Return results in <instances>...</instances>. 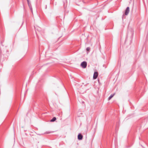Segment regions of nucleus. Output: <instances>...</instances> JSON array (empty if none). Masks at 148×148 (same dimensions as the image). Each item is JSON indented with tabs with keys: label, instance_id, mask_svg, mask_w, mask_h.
Returning <instances> with one entry per match:
<instances>
[{
	"label": "nucleus",
	"instance_id": "nucleus-3",
	"mask_svg": "<svg viewBox=\"0 0 148 148\" xmlns=\"http://www.w3.org/2000/svg\"><path fill=\"white\" fill-rule=\"evenodd\" d=\"M28 6L30 8L31 11H32V8L31 3L29 2V0H27Z\"/></svg>",
	"mask_w": 148,
	"mask_h": 148
},
{
	"label": "nucleus",
	"instance_id": "nucleus-8",
	"mask_svg": "<svg viewBox=\"0 0 148 148\" xmlns=\"http://www.w3.org/2000/svg\"><path fill=\"white\" fill-rule=\"evenodd\" d=\"M90 49L89 47H87L86 49V50L87 51H89Z\"/></svg>",
	"mask_w": 148,
	"mask_h": 148
},
{
	"label": "nucleus",
	"instance_id": "nucleus-2",
	"mask_svg": "<svg viewBox=\"0 0 148 148\" xmlns=\"http://www.w3.org/2000/svg\"><path fill=\"white\" fill-rule=\"evenodd\" d=\"M130 12V8L129 7H127L126 8L125 12V15H127Z\"/></svg>",
	"mask_w": 148,
	"mask_h": 148
},
{
	"label": "nucleus",
	"instance_id": "nucleus-1",
	"mask_svg": "<svg viewBox=\"0 0 148 148\" xmlns=\"http://www.w3.org/2000/svg\"><path fill=\"white\" fill-rule=\"evenodd\" d=\"M87 65L86 62L84 61L82 62L81 66L83 68H85L86 67Z\"/></svg>",
	"mask_w": 148,
	"mask_h": 148
},
{
	"label": "nucleus",
	"instance_id": "nucleus-4",
	"mask_svg": "<svg viewBox=\"0 0 148 148\" xmlns=\"http://www.w3.org/2000/svg\"><path fill=\"white\" fill-rule=\"evenodd\" d=\"M98 73L97 72H95L93 76V79H96L98 77Z\"/></svg>",
	"mask_w": 148,
	"mask_h": 148
},
{
	"label": "nucleus",
	"instance_id": "nucleus-7",
	"mask_svg": "<svg viewBox=\"0 0 148 148\" xmlns=\"http://www.w3.org/2000/svg\"><path fill=\"white\" fill-rule=\"evenodd\" d=\"M56 119V118L55 117H53L52 119L50 120L51 122H54L55 121Z\"/></svg>",
	"mask_w": 148,
	"mask_h": 148
},
{
	"label": "nucleus",
	"instance_id": "nucleus-10",
	"mask_svg": "<svg viewBox=\"0 0 148 148\" xmlns=\"http://www.w3.org/2000/svg\"><path fill=\"white\" fill-rule=\"evenodd\" d=\"M130 1H132V0H130Z\"/></svg>",
	"mask_w": 148,
	"mask_h": 148
},
{
	"label": "nucleus",
	"instance_id": "nucleus-9",
	"mask_svg": "<svg viewBox=\"0 0 148 148\" xmlns=\"http://www.w3.org/2000/svg\"><path fill=\"white\" fill-rule=\"evenodd\" d=\"M51 133V132H46V133H47V134H49V133Z\"/></svg>",
	"mask_w": 148,
	"mask_h": 148
},
{
	"label": "nucleus",
	"instance_id": "nucleus-6",
	"mask_svg": "<svg viewBox=\"0 0 148 148\" xmlns=\"http://www.w3.org/2000/svg\"><path fill=\"white\" fill-rule=\"evenodd\" d=\"M115 93L113 94H111L110 96L108 98V100H110L114 96V95H115Z\"/></svg>",
	"mask_w": 148,
	"mask_h": 148
},
{
	"label": "nucleus",
	"instance_id": "nucleus-5",
	"mask_svg": "<svg viewBox=\"0 0 148 148\" xmlns=\"http://www.w3.org/2000/svg\"><path fill=\"white\" fill-rule=\"evenodd\" d=\"M83 136L80 133H79L77 136L78 139L79 140H81L83 138Z\"/></svg>",
	"mask_w": 148,
	"mask_h": 148
}]
</instances>
